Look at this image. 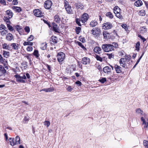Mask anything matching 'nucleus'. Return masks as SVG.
Here are the masks:
<instances>
[{
  "mask_svg": "<svg viewBox=\"0 0 148 148\" xmlns=\"http://www.w3.org/2000/svg\"><path fill=\"white\" fill-rule=\"evenodd\" d=\"M101 48L103 51L108 52L113 51L111 44H103L101 45Z\"/></svg>",
  "mask_w": 148,
  "mask_h": 148,
  "instance_id": "f257e3e1",
  "label": "nucleus"
},
{
  "mask_svg": "<svg viewBox=\"0 0 148 148\" xmlns=\"http://www.w3.org/2000/svg\"><path fill=\"white\" fill-rule=\"evenodd\" d=\"M92 34L95 37L99 36L101 32V30L98 27H95L93 28L91 31Z\"/></svg>",
  "mask_w": 148,
  "mask_h": 148,
  "instance_id": "f03ea898",
  "label": "nucleus"
},
{
  "mask_svg": "<svg viewBox=\"0 0 148 148\" xmlns=\"http://www.w3.org/2000/svg\"><path fill=\"white\" fill-rule=\"evenodd\" d=\"M14 77L16 79V81L18 82L22 83H25V81L23 80L26 79V77L24 75L23 76H21L19 75L16 74L14 75Z\"/></svg>",
  "mask_w": 148,
  "mask_h": 148,
  "instance_id": "7ed1b4c3",
  "label": "nucleus"
},
{
  "mask_svg": "<svg viewBox=\"0 0 148 148\" xmlns=\"http://www.w3.org/2000/svg\"><path fill=\"white\" fill-rule=\"evenodd\" d=\"M65 58V54L63 52H60L57 55V60L59 62H62Z\"/></svg>",
  "mask_w": 148,
  "mask_h": 148,
  "instance_id": "20e7f679",
  "label": "nucleus"
},
{
  "mask_svg": "<svg viewBox=\"0 0 148 148\" xmlns=\"http://www.w3.org/2000/svg\"><path fill=\"white\" fill-rule=\"evenodd\" d=\"M89 16L87 13L83 14L81 17V21L83 23H85L88 21Z\"/></svg>",
  "mask_w": 148,
  "mask_h": 148,
  "instance_id": "39448f33",
  "label": "nucleus"
},
{
  "mask_svg": "<svg viewBox=\"0 0 148 148\" xmlns=\"http://www.w3.org/2000/svg\"><path fill=\"white\" fill-rule=\"evenodd\" d=\"M34 15L38 17H42L43 16V13L39 9H36L33 11Z\"/></svg>",
  "mask_w": 148,
  "mask_h": 148,
  "instance_id": "423d86ee",
  "label": "nucleus"
},
{
  "mask_svg": "<svg viewBox=\"0 0 148 148\" xmlns=\"http://www.w3.org/2000/svg\"><path fill=\"white\" fill-rule=\"evenodd\" d=\"M52 3L51 1L50 0H47L46 1L44 4V6L46 9H49L52 6Z\"/></svg>",
  "mask_w": 148,
  "mask_h": 148,
  "instance_id": "0eeeda50",
  "label": "nucleus"
},
{
  "mask_svg": "<svg viewBox=\"0 0 148 148\" xmlns=\"http://www.w3.org/2000/svg\"><path fill=\"white\" fill-rule=\"evenodd\" d=\"M64 4V6L67 13L69 14L71 13L72 10L71 9V6L67 2H65Z\"/></svg>",
  "mask_w": 148,
  "mask_h": 148,
  "instance_id": "6e6552de",
  "label": "nucleus"
},
{
  "mask_svg": "<svg viewBox=\"0 0 148 148\" xmlns=\"http://www.w3.org/2000/svg\"><path fill=\"white\" fill-rule=\"evenodd\" d=\"M112 24L109 22L104 23L103 24V28L105 29H110L112 27Z\"/></svg>",
  "mask_w": 148,
  "mask_h": 148,
  "instance_id": "1a4fd4ad",
  "label": "nucleus"
},
{
  "mask_svg": "<svg viewBox=\"0 0 148 148\" xmlns=\"http://www.w3.org/2000/svg\"><path fill=\"white\" fill-rule=\"evenodd\" d=\"M114 69L117 73H121L122 72V69L120 66L117 65H115L114 67Z\"/></svg>",
  "mask_w": 148,
  "mask_h": 148,
  "instance_id": "9d476101",
  "label": "nucleus"
},
{
  "mask_svg": "<svg viewBox=\"0 0 148 148\" xmlns=\"http://www.w3.org/2000/svg\"><path fill=\"white\" fill-rule=\"evenodd\" d=\"M124 59H120L119 60V64L120 65L122 66L125 69L127 68V64L126 63V61L123 60Z\"/></svg>",
  "mask_w": 148,
  "mask_h": 148,
  "instance_id": "9b49d317",
  "label": "nucleus"
},
{
  "mask_svg": "<svg viewBox=\"0 0 148 148\" xmlns=\"http://www.w3.org/2000/svg\"><path fill=\"white\" fill-rule=\"evenodd\" d=\"M90 59L87 57H84L82 59V63L85 65L89 64L90 62Z\"/></svg>",
  "mask_w": 148,
  "mask_h": 148,
  "instance_id": "f8f14e48",
  "label": "nucleus"
},
{
  "mask_svg": "<svg viewBox=\"0 0 148 148\" xmlns=\"http://www.w3.org/2000/svg\"><path fill=\"white\" fill-rule=\"evenodd\" d=\"M93 50L94 52L99 54H101L102 52V49L99 47H95L93 49Z\"/></svg>",
  "mask_w": 148,
  "mask_h": 148,
  "instance_id": "ddd939ff",
  "label": "nucleus"
},
{
  "mask_svg": "<svg viewBox=\"0 0 148 148\" xmlns=\"http://www.w3.org/2000/svg\"><path fill=\"white\" fill-rule=\"evenodd\" d=\"M103 71L105 73H106L107 74H109L111 73V69L108 66L104 67L103 69Z\"/></svg>",
  "mask_w": 148,
  "mask_h": 148,
  "instance_id": "4468645a",
  "label": "nucleus"
},
{
  "mask_svg": "<svg viewBox=\"0 0 148 148\" xmlns=\"http://www.w3.org/2000/svg\"><path fill=\"white\" fill-rule=\"evenodd\" d=\"M6 15H7L8 17L9 18H11L13 15V13L11 10H7L5 12Z\"/></svg>",
  "mask_w": 148,
  "mask_h": 148,
  "instance_id": "2eb2a0df",
  "label": "nucleus"
},
{
  "mask_svg": "<svg viewBox=\"0 0 148 148\" xmlns=\"http://www.w3.org/2000/svg\"><path fill=\"white\" fill-rule=\"evenodd\" d=\"M9 141L10 143V145L13 146L16 145H17L14 138H10L9 139Z\"/></svg>",
  "mask_w": 148,
  "mask_h": 148,
  "instance_id": "dca6fc26",
  "label": "nucleus"
},
{
  "mask_svg": "<svg viewBox=\"0 0 148 148\" xmlns=\"http://www.w3.org/2000/svg\"><path fill=\"white\" fill-rule=\"evenodd\" d=\"M141 119L143 122V124H145L144 128H145L146 130H148V121L147 123H146L145 119L143 117H141Z\"/></svg>",
  "mask_w": 148,
  "mask_h": 148,
  "instance_id": "f3484780",
  "label": "nucleus"
},
{
  "mask_svg": "<svg viewBox=\"0 0 148 148\" xmlns=\"http://www.w3.org/2000/svg\"><path fill=\"white\" fill-rule=\"evenodd\" d=\"M98 24V23L97 21L95 20L92 21L90 23V27H95Z\"/></svg>",
  "mask_w": 148,
  "mask_h": 148,
  "instance_id": "a211bd4d",
  "label": "nucleus"
},
{
  "mask_svg": "<svg viewBox=\"0 0 148 148\" xmlns=\"http://www.w3.org/2000/svg\"><path fill=\"white\" fill-rule=\"evenodd\" d=\"M57 37L55 36H53L51 37V43L53 44H55L57 42Z\"/></svg>",
  "mask_w": 148,
  "mask_h": 148,
  "instance_id": "6ab92c4d",
  "label": "nucleus"
},
{
  "mask_svg": "<svg viewBox=\"0 0 148 148\" xmlns=\"http://www.w3.org/2000/svg\"><path fill=\"white\" fill-rule=\"evenodd\" d=\"M52 24L53 25V31L56 32H59V29L57 27V25L54 23H52Z\"/></svg>",
  "mask_w": 148,
  "mask_h": 148,
  "instance_id": "aec40b11",
  "label": "nucleus"
},
{
  "mask_svg": "<svg viewBox=\"0 0 148 148\" xmlns=\"http://www.w3.org/2000/svg\"><path fill=\"white\" fill-rule=\"evenodd\" d=\"M12 9L16 12H19L21 11V9L20 7L13 6L12 7Z\"/></svg>",
  "mask_w": 148,
  "mask_h": 148,
  "instance_id": "412c9836",
  "label": "nucleus"
},
{
  "mask_svg": "<svg viewBox=\"0 0 148 148\" xmlns=\"http://www.w3.org/2000/svg\"><path fill=\"white\" fill-rule=\"evenodd\" d=\"M0 71L1 72V74L0 75V76L6 73V71L4 67L1 65H0Z\"/></svg>",
  "mask_w": 148,
  "mask_h": 148,
  "instance_id": "4be33fe9",
  "label": "nucleus"
},
{
  "mask_svg": "<svg viewBox=\"0 0 148 148\" xmlns=\"http://www.w3.org/2000/svg\"><path fill=\"white\" fill-rule=\"evenodd\" d=\"M143 3L140 0H138L135 2L134 4L137 7H139L143 5Z\"/></svg>",
  "mask_w": 148,
  "mask_h": 148,
  "instance_id": "5701e85b",
  "label": "nucleus"
},
{
  "mask_svg": "<svg viewBox=\"0 0 148 148\" xmlns=\"http://www.w3.org/2000/svg\"><path fill=\"white\" fill-rule=\"evenodd\" d=\"M75 5L77 9L82 10L84 6L83 4L81 3H77L75 4Z\"/></svg>",
  "mask_w": 148,
  "mask_h": 148,
  "instance_id": "b1692460",
  "label": "nucleus"
},
{
  "mask_svg": "<svg viewBox=\"0 0 148 148\" xmlns=\"http://www.w3.org/2000/svg\"><path fill=\"white\" fill-rule=\"evenodd\" d=\"M13 36L12 34L10 33L8 34L6 36V39L8 41H11L12 40Z\"/></svg>",
  "mask_w": 148,
  "mask_h": 148,
  "instance_id": "393cba45",
  "label": "nucleus"
},
{
  "mask_svg": "<svg viewBox=\"0 0 148 148\" xmlns=\"http://www.w3.org/2000/svg\"><path fill=\"white\" fill-rule=\"evenodd\" d=\"M11 46L12 47V49H14L18 50V45L16 43H12L11 45Z\"/></svg>",
  "mask_w": 148,
  "mask_h": 148,
  "instance_id": "a878e982",
  "label": "nucleus"
},
{
  "mask_svg": "<svg viewBox=\"0 0 148 148\" xmlns=\"http://www.w3.org/2000/svg\"><path fill=\"white\" fill-rule=\"evenodd\" d=\"M61 19L58 15H56L54 16V20L55 22L58 23H60Z\"/></svg>",
  "mask_w": 148,
  "mask_h": 148,
  "instance_id": "bb28decb",
  "label": "nucleus"
},
{
  "mask_svg": "<svg viewBox=\"0 0 148 148\" xmlns=\"http://www.w3.org/2000/svg\"><path fill=\"white\" fill-rule=\"evenodd\" d=\"M131 58V57L130 55H126L125 56V58H122L121 59H124L123 60L126 62H128L130 61Z\"/></svg>",
  "mask_w": 148,
  "mask_h": 148,
  "instance_id": "cd10ccee",
  "label": "nucleus"
},
{
  "mask_svg": "<svg viewBox=\"0 0 148 148\" xmlns=\"http://www.w3.org/2000/svg\"><path fill=\"white\" fill-rule=\"evenodd\" d=\"M47 44L46 42H44L41 44L40 48L43 50L46 49L47 47Z\"/></svg>",
  "mask_w": 148,
  "mask_h": 148,
  "instance_id": "c85d7f7f",
  "label": "nucleus"
},
{
  "mask_svg": "<svg viewBox=\"0 0 148 148\" xmlns=\"http://www.w3.org/2000/svg\"><path fill=\"white\" fill-rule=\"evenodd\" d=\"M103 35L104 38L108 39L109 38L110 34L107 32L104 31L103 32Z\"/></svg>",
  "mask_w": 148,
  "mask_h": 148,
  "instance_id": "c756f323",
  "label": "nucleus"
},
{
  "mask_svg": "<svg viewBox=\"0 0 148 148\" xmlns=\"http://www.w3.org/2000/svg\"><path fill=\"white\" fill-rule=\"evenodd\" d=\"M111 45L113 51L114 50L115 48H117L118 46L117 43L115 42H113Z\"/></svg>",
  "mask_w": 148,
  "mask_h": 148,
  "instance_id": "7c9ffc66",
  "label": "nucleus"
},
{
  "mask_svg": "<svg viewBox=\"0 0 148 148\" xmlns=\"http://www.w3.org/2000/svg\"><path fill=\"white\" fill-rule=\"evenodd\" d=\"M11 18H9V17L7 16H4L3 17V19L4 21L6 22V23L7 24H10V19Z\"/></svg>",
  "mask_w": 148,
  "mask_h": 148,
  "instance_id": "2f4dec72",
  "label": "nucleus"
},
{
  "mask_svg": "<svg viewBox=\"0 0 148 148\" xmlns=\"http://www.w3.org/2000/svg\"><path fill=\"white\" fill-rule=\"evenodd\" d=\"M33 54L36 57V58L38 59H39V54L38 51V50H35L34 53H33Z\"/></svg>",
  "mask_w": 148,
  "mask_h": 148,
  "instance_id": "473e14b6",
  "label": "nucleus"
},
{
  "mask_svg": "<svg viewBox=\"0 0 148 148\" xmlns=\"http://www.w3.org/2000/svg\"><path fill=\"white\" fill-rule=\"evenodd\" d=\"M120 9L118 6H115L114 8V13H116L117 12H120Z\"/></svg>",
  "mask_w": 148,
  "mask_h": 148,
  "instance_id": "72a5a7b5",
  "label": "nucleus"
},
{
  "mask_svg": "<svg viewBox=\"0 0 148 148\" xmlns=\"http://www.w3.org/2000/svg\"><path fill=\"white\" fill-rule=\"evenodd\" d=\"M3 55L4 57L7 58L9 56V52L3 51Z\"/></svg>",
  "mask_w": 148,
  "mask_h": 148,
  "instance_id": "f704fd0d",
  "label": "nucleus"
},
{
  "mask_svg": "<svg viewBox=\"0 0 148 148\" xmlns=\"http://www.w3.org/2000/svg\"><path fill=\"white\" fill-rule=\"evenodd\" d=\"M140 43L139 42H138L135 45V47L136 48V49L138 51H139L140 50Z\"/></svg>",
  "mask_w": 148,
  "mask_h": 148,
  "instance_id": "c9c22d12",
  "label": "nucleus"
},
{
  "mask_svg": "<svg viewBox=\"0 0 148 148\" xmlns=\"http://www.w3.org/2000/svg\"><path fill=\"white\" fill-rule=\"evenodd\" d=\"M77 43L78 44V45L81 47L84 50H86V48L82 45V43L79 42L77 41Z\"/></svg>",
  "mask_w": 148,
  "mask_h": 148,
  "instance_id": "e433bc0d",
  "label": "nucleus"
},
{
  "mask_svg": "<svg viewBox=\"0 0 148 148\" xmlns=\"http://www.w3.org/2000/svg\"><path fill=\"white\" fill-rule=\"evenodd\" d=\"M106 15L110 18H113V16L112 14L110 12H108L106 13Z\"/></svg>",
  "mask_w": 148,
  "mask_h": 148,
  "instance_id": "4c0bfd02",
  "label": "nucleus"
},
{
  "mask_svg": "<svg viewBox=\"0 0 148 148\" xmlns=\"http://www.w3.org/2000/svg\"><path fill=\"white\" fill-rule=\"evenodd\" d=\"M15 28L16 31H18L19 32V33L21 34V32L22 28H21L18 25H16L15 27Z\"/></svg>",
  "mask_w": 148,
  "mask_h": 148,
  "instance_id": "58836bf2",
  "label": "nucleus"
},
{
  "mask_svg": "<svg viewBox=\"0 0 148 148\" xmlns=\"http://www.w3.org/2000/svg\"><path fill=\"white\" fill-rule=\"evenodd\" d=\"M95 58L98 61H99L101 62H102L103 61L102 58L98 55L96 54L95 55Z\"/></svg>",
  "mask_w": 148,
  "mask_h": 148,
  "instance_id": "ea45409f",
  "label": "nucleus"
},
{
  "mask_svg": "<svg viewBox=\"0 0 148 148\" xmlns=\"http://www.w3.org/2000/svg\"><path fill=\"white\" fill-rule=\"evenodd\" d=\"M81 21V18H76L75 19L76 23L78 25V26H81L82 25L80 23Z\"/></svg>",
  "mask_w": 148,
  "mask_h": 148,
  "instance_id": "a19ab883",
  "label": "nucleus"
},
{
  "mask_svg": "<svg viewBox=\"0 0 148 148\" xmlns=\"http://www.w3.org/2000/svg\"><path fill=\"white\" fill-rule=\"evenodd\" d=\"M33 43L32 42H30L27 41H25L23 43V45L24 46L26 45H30V46H32L33 45Z\"/></svg>",
  "mask_w": 148,
  "mask_h": 148,
  "instance_id": "79ce46f5",
  "label": "nucleus"
},
{
  "mask_svg": "<svg viewBox=\"0 0 148 148\" xmlns=\"http://www.w3.org/2000/svg\"><path fill=\"white\" fill-rule=\"evenodd\" d=\"M2 47L3 49H7L8 50H10V48L9 47L8 45L5 43H4L3 44H2Z\"/></svg>",
  "mask_w": 148,
  "mask_h": 148,
  "instance_id": "37998d69",
  "label": "nucleus"
},
{
  "mask_svg": "<svg viewBox=\"0 0 148 148\" xmlns=\"http://www.w3.org/2000/svg\"><path fill=\"white\" fill-rule=\"evenodd\" d=\"M136 112L138 114L142 115L143 113V111L140 108L137 109L136 110Z\"/></svg>",
  "mask_w": 148,
  "mask_h": 148,
  "instance_id": "c03bdc74",
  "label": "nucleus"
},
{
  "mask_svg": "<svg viewBox=\"0 0 148 148\" xmlns=\"http://www.w3.org/2000/svg\"><path fill=\"white\" fill-rule=\"evenodd\" d=\"M73 87H72L70 86H68L66 88V90L68 92H71L73 90Z\"/></svg>",
  "mask_w": 148,
  "mask_h": 148,
  "instance_id": "a18cd8bd",
  "label": "nucleus"
},
{
  "mask_svg": "<svg viewBox=\"0 0 148 148\" xmlns=\"http://www.w3.org/2000/svg\"><path fill=\"white\" fill-rule=\"evenodd\" d=\"M15 140L16 142V143L17 144H20V137L18 136H17L15 139Z\"/></svg>",
  "mask_w": 148,
  "mask_h": 148,
  "instance_id": "49530a36",
  "label": "nucleus"
},
{
  "mask_svg": "<svg viewBox=\"0 0 148 148\" xmlns=\"http://www.w3.org/2000/svg\"><path fill=\"white\" fill-rule=\"evenodd\" d=\"M44 125H46L47 127H48L50 125V123L49 121H45L44 122Z\"/></svg>",
  "mask_w": 148,
  "mask_h": 148,
  "instance_id": "de8ad7c7",
  "label": "nucleus"
},
{
  "mask_svg": "<svg viewBox=\"0 0 148 148\" xmlns=\"http://www.w3.org/2000/svg\"><path fill=\"white\" fill-rule=\"evenodd\" d=\"M100 82L102 83H104L106 81V79L105 77H102L99 80Z\"/></svg>",
  "mask_w": 148,
  "mask_h": 148,
  "instance_id": "09e8293b",
  "label": "nucleus"
},
{
  "mask_svg": "<svg viewBox=\"0 0 148 148\" xmlns=\"http://www.w3.org/2000/svg\"><path fill=\"white\" fill-rule=\"evenodd\" d=\"M7 27L8 29L10 31H13L14 30V29L12 26L10 25V24H7Z\"/></svg>",
  "mask_w": 148,
  "mask_h": 148,
  "instance_id": "8fccbe9b",
  "label": "nucleus"
},
{
  "mask_svg": "<svg viewBox=\"0 0 148 148\" xmlns=\"http://www.w3.org/2000/svg\"><path fill=\"white\" fill-rule=\"evenodd\" d=\"M34 39V36L32 35H31L27 38V40L28 42L32 41Z\"/></svg>",
  "mask_w": 148,
  "mask_h": 148,
  "instance_id": "3c124183",
  "label": "nucleus"
},
{
  "mask_svg": "<svg viewBox=\"0 0 148 148\" xmlns=\"http://www.w3.org/2000/svg\"><path fill=\"white\" fill-rule=\"evenodd\" d=\"M76 32L77 34H78L80 32L81 28L80 27H76L75 28Z\"/></svg>",
  "mask_w": 148,
  "mask_h": 148,
  "instance_id": "603ef678",
  "label": "nucleus"
},
{
  "mask_svg": "<svg viewBox=\"0 0 148 148\" xmlns=\"http://www.w3.org/2000/svg\"><path fill=\"white\" fill-rule=\"evenodd\" d=\"M114 14H116V16L117 18H119L120 19H121L122 18V16L120 12H117V13Z\"/></svg>",
  "mask_w": 148,
  "mask_h": 148,
  "instance_id": "864d4df0",
  "label": "nucleus"
},
{
  "mask_svg": "<svg viewBox=\"0 0 148 148\" xmlns=\"http://www.w3.org/2000/svg\"><path fill=\"white\" fill-rule=\"evenodd\" d=\"M7 29L6 27L3 24H1L0 25V30L2 29L5 30Z\"/></svg>",
  "mask_w": 148,
  "mask_h": 148,
  "instance_id": "5fc2aeb1",
  "label": "nucleus"
},
{
  "mask_svg": "<svg viewBox=\"0 0 148 148\" xmlns=\"http://www.w3.org/2000/svg\"><path fill=\"white\" fill-rule=\"evenodd\" d=\"M5 60V59L3 58L2 56L0 54V62L1 63H3Z\"/></svg>",
  "mask_w": 148,
  "mask_h": 148,
  "instance_id": "6e6d98bb",
  "label": "nucleus"
},
{
  "mask_svg": "<svg viewBox=\"0 0 148 148\" xmlns=\"http://www.w3.org/2000/svg\"><path fill=\"white\" fill-rule=\"evenodd\" d=\"M29 119L28 118V117H27V116H25L23 119V121H25L24 123H27L29 121Z\"/></svg>",
  "mask_w": 148,
  "mask_h": 148,
  "instance_id": "4d7b16f0",
  "label": "nucleus"
},
{
  "mask_svg": "<svg viewBox=\"0 0 148 148\" xmlns=\"http://www.w3.org/2000/svg\"><path fill=\"white\" fill-rule=\"evenodd\" d=\"M143 144L146 147L148 148V141L144 140L143 142Z\"/></svg>",
  "mask_w": 148,
  "mask_h": 148,
  "instance_id": "13d9d810",
  "label": "nucleus"
},
{
  "mask_svg": "<svg viewBox=\"0 0 148 148\" xmlns=\"http://www.w3.org/2000/svg\"><path fill=\"white\" fill-rule=\"evenodd\" d=\"M24 29L25 32L29 33L30 32V28L29 27L26 26L24 28Z\"/></svg>",
  "mask_w": 148,
  "mask_h": 148,
  "instance_id": "bf43d9fd",
  "label": "nucleus"
},
{
  "mask_svg": "<svg viewBox=\"0 0 148 148\" xmlns=\"http://www.w3.org/2000/svg\"><path fill=\"white\" fill-rule=\"evenodd\" d=\"M33 50V48L30 46H28L27 48V50L28 51H31Z\"/></svg>",
  "mask_w": 148,
  "mask_h": 148,
  "instance_id": "052dcab7",
  "label": "nucleus"
},
{
  "mask_svg": "<svg viewBox=\"0 0 148 148\" xmlns=\"http://www.w3.org/2000/svg\"><path fill=\"white\" fill-rule=\"evenodd\" d=\"M79 40L83 43H84L85 42V38L83 37H79Z\"/></svg>",
  "mask_w": 148,
  "mask_h": 148,
  "instance_id": "680f3d73",
  "label": "nucleus"
},
{
  "mask_svg": "<svg viewBox=\"0 0 148 148\" xmlns=\"http://www.w3.org/2000/svg\"><path fill=\"white\" fill-rule=\"evenodd\" d=\"M0 2L1 4L4 5H6V3L5 0H0Z\"/></svg>",
  "mask_w": 148,
  "mask_h": 148,
  "instance_id": "e2e57ef3",
  "label": "nucleus"
},
{
  "mask_svg": "<svg viewBox=\"0 0 148 148\" xmlns=\"http://www.w3.org/2000/svg\"><path fill=\"white\" fill-rule=\"evenodd\" d=\"M107 55L108 56V58L109 59H111L112 58H113L114 55L112 53L107 54Z\"/></svg>",
  "mask_w": 148,
  "mask_h": 148,
  "instance_id": "0e129e2a",
  "label": "nucleus"
},
{
  "mask_svg": "<svg viewBox=\"0 0 148 148\" xmlns=\"http://www.w3.org/2000/svg\"><path fill=\"white\" fill-rule=\"evenodd\" d=\"M48 92H52L53 91L54 89L53 88H47Z\"/></svg>",
  "mask_w": 148,
  "mask_h": 148,
  "instance_id": "69168bd1",
  "label": "nucleus"
},
{
  "mask_svg": "<svg viewBox=\"0 0 148 148\" xmlns=\"http://www.w3.org/2000/svg\"><path fill=\"white\" fill-rule=\"evenodd\" d=\"M138 37L141 39L143 40V42H144L145 41H146V39L143 38L142 36L141 35H139L138 36Z\"/></svg>",
  "mask_w": 148,
  "mask_h": 148,
  "instance_id": "338daca9",
  "label": "nucleus"
},
{
  "mask_svg": "<svg viewBox=\"0 0 148 148\" xmlns=\"http://www.w3.org/2000/svg\"><path fill=\"white\" fill-rule=\"evenodd\" d=\"M18 0H13L12 1V4L14 5H17L18 4Z\"/></svg>",
  "mask_w": 148,
  "mask_h": 148,
  "instance_id": "774afa93",
  "label": "nucleus"
}]
</instances>
